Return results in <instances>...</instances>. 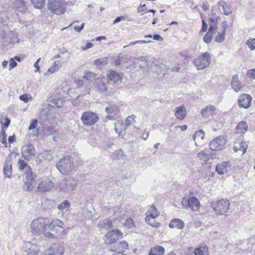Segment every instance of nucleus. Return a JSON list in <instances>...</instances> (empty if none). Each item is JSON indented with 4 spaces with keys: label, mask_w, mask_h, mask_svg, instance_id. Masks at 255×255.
Masks as SVG:
<instances>
[{
    "label": "nucleus",
    "mask_w": 255,
    "mask_h": 255,
    "mask_svg": "<svg viewBox=\"0 0 255 255\" xmlns=\"http://www.w3.org/2000/svg\"><path fill=\"white\" fill-rule=\"evenodd\" d=\"M3 172L5 177L8 178L11 177L12 174V163L10 160L6 161L5 162L3 166Z\"/></svg>",
    "instance_id": "nucleus-30"
},
{
    "label": "nucleus",
    "mask_w": 255,
    "mask_h": 255,
    "mask_svg": "<svg viewBox=\"0 0 255 255\" xmlns=\"http://www.w3.org/2000/svg\"><path fill=\"white\" fill-rule=\"evenodd\" d=\"M81 120L87 126H92L99 120V116L94 112L87 111L82 114Z\"/></svg>",
    "instance_id": "nucleus-8"
},
{
    "label": "nucleus",
    "mask_w": 255,
    "mask_h": 255,
    "mask_svg": "<svg viewBox=\"0 0 255 255\" xmlns=\"http://www.w3.org/2000/svg\"><path fill=\"white\" fill-rule=\"evenodd\" d=\"M7 38L9 39V42L10 43H17L19 41L18 35L12 31H10L8 33Z\"/></svg>",
    "instance_id": "nucleus-38"
},
{
    "label": "nucleus",
    "mask_w": 255,
    "mask_h": 255,
    "mask_svg": "<svg viewBox=\"0 0 255 255\" xmlns=\"http://www.w3.org/2000/svg\"><path fill=\"white\" fill-rule=\"evenodd\" d=\"M146 215H150V217H158L159 212L154 205H152L146 212Z\"/></svg>",
    "instance_id": "nucleus-41"
},
{
    "label": "nucleus",
    "mask_w": 255,
    "mask_h": 255,
    "mask_svg": "<svg viewBox=\"0 0 255 255\" xmlns=\"http://www.w3.org/2000/svg\"><path fill=\"white\" fill-rule=\"evenodd\" d=\"M238 75H234L232 77L231 87L236 92H239L242 87V83L238 80Z\"/></svg>",
    "instance_id": "nucleus-25"
},
{
    "label": "nucleus",
    "mask_w": 255,
    "mask_h": 255,
    "mask_svg": "<svg viewBox=\"0 0 255 255\" xmlns=\"http://www.w3.org/2000/svg\"><path fill=\"white\" fill-rule=\"evenodd\" d=\"M34 182H35L26 181V182L25 183L24 186V189L26 191L31 190L34 187L33 183Z\"/></svg>",
    "instance_id": "nucleus-50"
},
{
    "label": "nucleus",
    "mask_w": 255,
    "mask_h": 255,
    "mask_svg": "<svg viewBox=\"0 0 255 255\" xmlns=\"http://www.w3.org/2000/svg\"><path fill=\"white\" fill-rule=\"evenodd\" d=\"M123 233L119 229H114L109 231L103 238L104 243L108 246L109 250L115 245L119 238H122Z\"/></svg>",
    "instance_id": "nucleus-2"
},
{
    "label": "nucleus",
    "mask_w": 255,
    "mask_h": 255,
    "mask_svg": "<svg viewBox=\"0 0 255 255\" xmlns=\"http://www.w3.org/2000/svg\"><path fill=\"white\" fill-rule=\"evenodd\" d=\"M247 76L251 79L255 80V69L248 70Z\"/></svg>",
    "instance_id": "nucleus-54"
},
{
    "label": "nucleus",
    "mask_w": 255,
    "mask_h": 255,
    "mask_svg": "<svg viewBox=\"0 0 255 255\" xmlns=\"http://www.w3.org/2000/svg\"><path fill=\"white\" fill-rule=\"evenodd\" d=\"M197 157L203 162H207L215 158V154L209 150H202L197 154Z\"/></svg>",
    "instance_id": "nucleus-17"
},
{
    "label": "nucleus",
    "mask_w": 255,
    "mask_h": 255,
    "mask_svg": "<svg viewBox=\"0 0 255 255\" xmlns=\"http://www.w3.org/2000/svg\"><path fill=\"white\" fill-rule=\"evenodd\" d=\"M46 0H31L32 3L36 8L41 9L44 7Z\"/></svg>",
    "instance_id": "nucleus-42"
},
{
    "label": "nucleus",
    "mask_w": 255,
    "mask_h": 255,
    "mask_svg": "<svg viewBox=\"0 0 255 255\" xmlns=\"http://www.w3.org/2000/svg\"><path fill=\"white\" fill-rule=\"evenodd\" d=\"M4 120L5 123L3 124L1 127V128H3L4 129V128H7L10 123V120L8 118H5Z\"/></svg>",
    "instance_id": "nucleus-60"
},
{
    "label": "nucleus",
    "mask_w": 255,
    "mask_h": 255,
    "mask_svg": "<svg viewBox=\"0 0 255 255\" xmlns=\"http://www.w3.org/2000/svg\"><path fill=\"white\" fill-rule=\"evenodd\" d=\"M25 247L27 249V255H38L40 252L38 247L30 242L26 243Z\"/></svg>",
    "instance_id": "nucleus-21"
},
{
    "label": "nucleus",
    "mask_w": 255,
    "mask_h": 255,
    "mask_svg": "<svg viewBox=\"0 0 255 255\" xmlns=\"http://www.w3.org/2000/svg\"><path fill=\"white\" fill-rule=\"evenodd\" d=\"M226 143L225 138L222 136H219L210 141L209 146L212 151H217L225 148Z\"/></svg>",
    "instance_id": "nucleus-10"
},
{
    "label": "nucleus",
    "mask_w": 255,
    "mask_h": 255,
    "mask_svg": "<svg viewBox=\"0 0 255 255\" xmlns=\"http://www.w3.org/2000/svg\"><path fill=\"white\" fill-rule=\"evenodd\" d=\"M152 38L154 40L157 41H162L163 40V38L161 37V36L159 34H154L152 36Z\"/></svg>",
    "instance_id": "nucleus-64"
},
{
    "label": "nucleus",
    "mask_w": 255,
    "mask_h": 255,
    "mask_svg": "<svg viewBox=\"0 0 255 255\" xmlns=\"http://www.w3.org/2000/svg\"><path fill=\"white\" fill-rule=\"evenodd\" d=\"M64 248L62 245H54L52 247L46 249L40 255H63Z\"/></svg>",
    "instance_id": "nucleus-11"
},
{
    "label": "nucleus",
    "mask_w": 255,
    "mask_h": 255,
    "mask_svg": "<svg viewBox=\"0 0 255 255\" xmlns=\"http://www.w3.org/2000/svg\"><path fill=\"white\" fill-rule=\"evenodd\" d=\"M165 250L163 247L159 246H156L151 248L148 255H163Z\"/></svg>",
    "instance_id": "nucleus-33"
},
{
    "label": "nucleus",
    "mask_w": 255,
    "mask_h": 255,
    "mask_svg": "<svg viewBox=\"0 0 255 255\" xmlns=\"http://www.w3.org/2000/svg\"><path fill=\"white\" fill-rule=\"evenodd\" d=\"M212 39V35L211 34H209V33H207L205 35V36L203 37V40L204 42H205L207 44H209L211 42Z\"/></svg>",
    "instance_id": "nucleus-52"
},
{
    "label": "nucleus",
    "mask_w": 255,
    "mask_h": 255,
    "mask_svg": "<svg viewBox=\"0 0 255 255\" xmlns=\"http://www.w3.org/2000/svg\"><path fill=\"white\" fill-rule=\"evenodd\" d=\"M17 165L19 170L22 171L25 168H27L28 166L25 161L22 159H19L17 162Z\"/></svg>",
    "instance_id": "nucleus-46"
},
{
    "label": "nucleus",
    "mask_w": 255,
    "mask_h": 255,
    "mask_svg": "<svg viewBox=\"0 0 255 255\" xmlns=\"http://www.w3.org/2000/svg\"><path fill=\"white\" fill-rule=\"evenodd\" d=\"M62 66V64L60 61H56L54 62L52 66L50 67L48 72L51 74L54 73L55 71H58L59 68Z\"/></svg>",
    "instance_id": "nucleus-39"
},
{
    "label": "nucleus",
    "mask_w": 255,
    "mask_h": 255,
    "mask_svg": "<svg viewBox=\"0 0 255 255\" xmlns=\"http://www.w3.org/2000/svg\"><path fill=\"white\" fill-rule=\"evenodd\" d=\"M85 23H83L80 26L76 25L74 27V29L77 32H80L84 27Z\"/></svg>",
    "instance_id": "nucleus-61"
},
{
    "label": "nucleus",
    "mask_w": 255,
    "mask_h": 255,
    "mask_svg": "<svg viewBox=\"0 0 255 255\" xmlns=\"http://www.w3.org/2000/svg\"><path fill=\"white\" fill-rule=\"evenodd\" d=\"M66 3L64 0H49L48 8L53 13L60 15L66 11Z\"/></svg>",
    "instance_id": "nucleus-4"
},
{
    "label": "nucleus",
    "mask_w": 255,
    "mask_h": 255,
    "mask_svg": "<svg viewBox=\"0 0 255 255\" xmlns=\"http://www.w3.org/2000/svg\"><path fill=\"white\" fill-rule=\"evenodd\" d=\"M77 180L72 178H66L59 183L61 191L65 193H70L75 190L77 186Z\"/></svg>",
    "instance_id": "nucleus-7"
},
{
    "label": "nucleus",
    "mask_w": 255,
    "mask_h": 255,
    "mask_svg": "<svg viewBox=\"0 0 255 255\" xmlns=\"http://www.w3.org/2000/svg\"><path fill=\"white\" fill-rule=\"evenodd\" d=\"M108 78L110 81L115 84H119L122 82V77L120 74L114 71H110L108 74Z\"/></svg>",
    "instance_id": "nucleus-22"
},
{
    "label": "nucleus",
    "mask_w": 255,
    "mask_h": 255,
    "mask_svg": "<svg viewBox=\"0 0 255 255\" xmlns=\"http://www.w3.org/2000/svg\"><path fill=\"white\" fill-rule=\"evenodd\" d=\"M54 186V183L48 178L43 179L38 185L37 189L39 191L43 192L50 190Z\"/></svg>",
    "instance_id": "nucleus-14"
},
{
    "label": "nucleus",
    "mask_w": 255,
    "mask_h": 255,
    "mask_svg": "<svg viewBox=\"0 0 255 255\" xmlns=\"http://www.w3.org/2000/svg\"><path fill=\"white\" fill-rule=\"evenodd\" d=\"M38 124V121L37 119H33L31 121L30 123L29 126L28 127V129L29 130H32L35 128Z\"/></svg>",
    "instance_id": "nucleus-53"
},
{
    "label": "nucleus",
    "mask_w": 255,
    "mask_h": 255,
    "mask_svg": "<svg viewBox=\"0 0 255 255\" xmlns=\"http://www.w3.org/2000/svg\"><path fill=\"white\" fill-rule=\"evenodd\" d=\"M108 81L105 79L97 78L94 82V86L100 93H103L107 92Z\"/></svg>",
    "instance_id": "nucleus-15"
},
{
    "label": "nucleus",
    "mask_w": 255,
    "mask_h": 255,
    "mask_svg": "<svg viewBox=\"0 0 255 255\" xmlns=\"http://www.w3.org/2000/svg\"><path fill=\"white\" fill-rule=\"evenodd\" d=\"M157 217H150V215H146L145 221L146 223L152 227L158 228L160 226V224L155 221V219Z\"/></svg>",
    "instance_id": "nucleus-35"
},
{
    "label": "nucleus",
    "mask_w": 255,
    "mask_h": 255,
    "mask_svg": "<svg viewBox=\"0 0 255 255\" xmlns=\"http://www.w3.org/2000/svg\"><path fill=\"white\" fill-rule=\"evenodd\" d=\"M146 10V4H140L139 6L137 8V12H144Z\"/></svg>",
    "instance_id": "nucleus-59"
},
{
    "label": "nucleus",
    "mask_w": 255,
    "mask_h": 255,
    "mask_svg": "<svg viewBox=\"0 0 255 255\" xmlns=\"http://www.w3.org/2000/svg\"><path fill=\"white\" fill-rule=\"evenodd\" d=\"M188 205L193 211H198L200 204L199 200L195 197H190L187 200Z\"/></svg>",
    "instance_id": "nucleus-20"
},
{
    "label": "nucleus",
    "mask_w": 255,
    "mask_h": 255,
    "mask_svg": "<svg viewBox=\"0 0 255 255\" xmlns=\"http://www.w3.org/2000/svg\"><path fill=\"white\" fill-rule=\"evenodd\" d=\"M17 62L14 60V59L11 58L9 60V70H11L12 69L14 68L17 66Z\"/></svg>",
    "instance_id": "nucleus-57"
},
{
    "label": "nucleus",
    "mask_w": 255,
    "mask_h": 255,
    "mask_svg": "<svg viewBox=\"0 0 255 255\" xmlns=\"http://www.w3.org/2000/svg\"><path fill=\"white\" fill-rule=\"evenodd\" d=\"M138 64L140 68L145 67L147 65V61L143 57L138 58Z\"/></svg>",
    "instance_id": "nucleus-48"
},
{
    "label": "nucleus",
    "mask_w": 255,
    "mask_h": 255,
    "mask_svg": "<svg viewBox=\"0 0 255 255\" xmlns=\"http://www.w3.org/2000/svg\"><path fill=\"white\" fill-rule=\"evenodd\" d=\"M246 44L251 49L253 50L255 49V38L250 39L246 42Z\"/></svg>",
    "instance_id": "nucleus-47"
},
{
    "label": "nucleus",
    "mask_w": 255,
    "mask_h": 255,
    "mask_svg": "<svg viewBox=\"0 0 255 255\" xmlns=\"http://www.w3.org/2000/svg\"><path fill=\"white\" fill-rule=\"evenodd\" d=\"M128 245L127 242L123 241L117 243L113 245V247L111 248L110 251L117 252L118 253H124L126 250L128 249Z\"/></svg>",
    "instance_id": "nucleus-18"
},
{
    "label": "nucleus",
    "mask_w": 255,
    "mask_h": 255,
    "mask_svg": "<svg viewBox=\"0 0 255 255\" xmlns=\"http://www.w3.org/2000/svg\"><path fill=\"white\" fill-rule=\"evenodd\" d=\"M56 167L61 174L68 175L73 170L72 161L69 156L65 157L56 163Z\"/></svg>",
    "instance_id": "nucleus-3"
},
{
    "label": "nucleus",
    "mask_w": 255,
    "mask_h": 255,
    "mask_svg": "<svg viewBox=\"0 0 255 255\" xmlns=\"http://www.w3.org/2000/svg\"><path fill=\"white\" fill-rule=\"evenodd\" d=\"M98 227L100 229L109 230L113 227V223L108 219L101 220L98 223Z\"/></svg>",
    "instance_id": "nucleus-26"
},
{
    "label": "nucleus",
    "mask_w": 255,
    "mask_h": 255,
    "mask_svg": "<svg viewBox=\"0 0 255 255\" xmlns=\"http://www.w3.org/2000/svg\"><path fill=\"white\" fill-rule=\"evenodd\" d=\"M25 174L26 181L35 182V179L36 177V175L33 173L32 169L30 166H28L26 168Z\"/></svg>",
    "instance_id": "nucleus-34"
},
{
    "label": "nucleus",
    "mask_w": 255,
    "mask_h": 255,
    "mask_svg": "<svg viewBox=\"0 0 255 255\" xmlns=\"http://www.w3.org/2000/svg\"><path fill=\"white\" fill-rule=\"evenodd\" d=\"M50 102L52 106L56 107H61L62 105V101L59 99H53Z\"/></svg>",
    "instance_id": "nucleus-51"
},
{
    "label": "nucleus",
    "mask_w": 255,
    "mask_h": 255,
    "mask_svg": "<svg viewBox=\"0 0 255 255\" xmlns=\"http://www.w3.org/2000/svg\"><path fill=\"white\" fill-rule=\"evenodd\" d=\"M64 224L60 220L58 219H54L50 224L48 225V228L51 230L56 232V227L60 228V232H63L64 230Z\"/></svg>",
    "instance_id": "nucleus-19"
},
{
    "label": "nucleus",
    "mask_w": 255,
    "mask_h": 255,
    "mask_svg": "<svg viewBox=\"0 0 255 255\" xmlns=\"http://www.w3.org/2000/svg\"><path fill=\"white\" fill-rule=\"evenodd\" d=\"M35 148L31 143L24 145L22 147V157L27 161H29L35 155Z\"/></svg>",
    "instance_id": "nucleus-9"
},
{
    "label": "nucleus",
    "mask_w": 255,
    "mask_h": 255,
    "mask_svg": "<svg viewBox=\"0 0 255 255\" xmlns=\"http://www.w3.org/2000/svg\"><path fill=\"white\" fill-rule=\"evenodd\" d=\"M230 203L228 200H219L213 203L212 207L217 215H223L227 213Z\"/></svg>",
    "instance_id": "nucleus-6"
},
{
    "label": "nucleus",
    "mask_w": 255,
    "mask_h": 255,
    "mask_svg": "<svg viewBox=\"0 0 255 255\" xmlns=\"http://www.w3.org/2000/svg\"><path fill=\"white\" fill-rule=\"evenodd\" d=\"M216 110V107L213 105H208L202 109L201 111V115L204 118H208L214 115Z\"/></svg>",
    "instance_id": "nucleus-23"
},
{
    "label": "nucleus",
    "mask_w": 255,
    "mask_h": 255,
    "mask_svg": "<svg viewBox=\"0 0 255 255\" xmlns=\"http://www.w3.org/2000/svg\"><path fill=\"white\" fill-rule=\"evenodd\" d=\"M219 8L224 14L228 15L231 13V10L230 6L225 1L218 2Z\"/></svg>",
    "instance_id": "nucleus-28"
},
{
    "label": "nucleus",
    "mask_w": 255,
    "mask_h": 255,
    "mask_svg": "<svg viewBox=\"0 0 255 255\" xmlns=\"http://www.w3.org/2000/svg\"><path fill=\"white\" fill-rule=\"evenodd\" d=\"M225 39V32H223L222 33H219L215 37V41L217 42H221Z\"/></svg>",
    "instance_id": "nucleus-55"
},
{
    "label": "nucleus",
    "mask_w": 255,
    "mask_h": 255,
    "mask_svg": "<svg viewBox=\"0 0 255 255\" xmlns=\"http://www.w3.org/2000/svg\"><path fill=\"white\" fill-rule=\"evenodd\" d=\"M125 225L127 226L128 228H131L133 226L132 220L131 218L127 219L125 222Z\"/></svg>",
    "instance_id": "nucleus-58"
},
{
    "label": "nucleus",
    "mask_w": 255,
    "mask_h": 255,
    "mask_svg": "<svg viewBox=\"0 0 255 255\" xmlns=\"http://www.w3.org/2000/svg\"><path fill=\"white\" fill-rule=\"evenodd\" d=\"M211 55L208 52L201 54L194 61V63L197 70H203L209 65Z\"/></svg>",
    "instance_id": "nucleus-5"
},
{
    "label": "nucleus",
    "mask_w": 255,
    "mask_h": 255,
    "mask_svg": "<svg viewBox=\"0 0 255 255\" xmlns=\"http://www.w3.org/2000/svg\"><path fill=\"white\" fill-rule=\"evenodd\" d=\"M169 226L171 228H177L179 229H182L184 227V223L180 219H174L171 220Z\"/></svg>",
    "instance_id": "nucleus-32"
},
{
    "label": "nucleus",
    "mask_w": 255,
    "mask_h": 255,
    "mask_svg": "<svg viewBox=\"0 0 255 255\" xmlns=\"http://www.w3.org/2000/svg\"><path fill=\"white\" fill-rule=\"evenodd\" d=\"M231 166L230 162H222L216 165L215 170L219 175H224L231 171Z\"/></svg>",
    "instance_id": "nucleus-12"
},
{
    "label": "nucleus",
    "mask_w": 255,
    "mask_h": 255,
    "mask_svg": "<svg viewBox=\"0 0 255 255\" xmlns=\"http://www.w3.org/2000/svg\"><path fill=\"white\" fill-rule=\"evenodd\" d=\"M19 98L21 101L27 103L29 100L32 99V97L29 94H24L20 95Z\"/></svg>",
    "instance_id": "nucleus-49"
},
{
    "label": "nucleus",
    "mask_w": 255,
    "mask_h": 255,
    "mask_svg": "<svg viewBox=\"0 0 255 255\" xmlns=\"http://www.w3.org/2000/svg\"><path fill=\"white\" fill-rule=\"evenodd\" d=\"M195 255H209L208 248L207 246H200L194 250Z\"/></svg>",
    "instance_id": "nucleus-36"
},
{
    "label": "nucleus",
    "mask_w": 255,
    "mask_h": 255,
    "mask_svg": "<svg viewBox=\"0 0 255 255\" xmlns=\"http://www.w3.org/2000/svg\"><path fill=\"white\" fill-rule=\"evenodd\" d=\"M205 136V133L202 129H199L194 134L193 138L195 141V144L196 146H199V145L197 144V142H200L202 140Z\"/></svg>",
    "instance_id": "nucleus-31"
},
{
    "label": "nucleus",
    "mask_w": 255,
    "mask_h": 255,
    "mask_svg": "<svg viewBox=\"0 0 255 255\" xmlns=\"http://www.w3.org/2000/svg\"><path fill=\"white\" fill-rule=\"evenodd\" d=\"M215 29H216L215 26H214L212 24H210V27H209V30L207 32V33H209V34H211V35H213V34L214 33V31L215 30Z\"/></svg>",
    "instance_id": "nucleus-63"
},
{
    "label": "nucleus",
    "mask_w": 255,
    "mask_h": 255,
    "mask_svg": "<svg viewBox=\"0 0 255 255\" xmlns=\"http://www.w3.org/2000/svg\"><path fill=\"white\" fill-rule=\"evenodd\" d=\"M96 76V75L90 71L86 72L85 75V78L87 80H90L91 78H95Z\"/></svg>",
    "instance_id": "nucleus-56"
},
{
    "label": "nucleus",
    "mask_w": 255,
    "mask_h": 255,
    "mask_svg": "<svg viewBox=\"0 0 255 255\" xmlns=\"http://www.w3.org/2000/svg\"><path fill=\"white\" fill-rule=\"evenodd\" d=\"M252 98L249 94H244L242 95L238 100L239 106L240 108L248 109L251 106Z\"/></svg>",
    "instance_id": "nucleus-16"
},
{
    "label": "nucleus",
    "mask_w": 255,
    "mask_h": 255,
    "mask_svg": "<svg viewBox=\"0 0 255 255\" xmlns=\"http://www.w3.org/2000/svg\"><path fill=\"white\" fill-rule=\"evenodd\" d=\"M248 128V126L245 121H241L237 126V130L240 133H245Z\"/></svg>",
    "instance_id": "nucleus-37"
},
{
    "label": "nucleus",
    "mask_w": 255,
    "mask_h": 255,
    "mask_svg": "<svg viewBox=\"0 0 255 255\" xmlns=\"http://www.w3.org/2000/svg\"><path fill=\"white\" fill-rule=\"evenodd\" d=\"M70 208V204L69 202L67 200H65L61 203L58 206V209L62 211H65L69 210Z\"/></svg>",
    "instance_id": "nucleus-43"
},
{
    "label": "nucleus",
    "mask_w": 255,
    "mask_h": 255,
    "mask_svg": "<svg viewBox=\"0 0 255 255\" xmlns=\"http://www.w3.org/2000/svg\"><path fill=\"white\" fill-rule=\"evenodd\" d=\"M107 114L106 117L109 119H114L119 113V108L115 104H110L105 108Z\"/></svg>",
    "instance_id": "nucleus-13"
},
{
    "label": "nucleus",
    "mask_w": 255,
    "mask_h": 255,
    "mask_svg": "<svg viewBox=\"0 0 255 255\" xmlns=\"http://www.w3.org/2000/svg\"><path fill=\"white\" fill-rule=\"evenodd\" d=\"M125 19V17L123 16H118V17H117L114 20L113 23L114 24H115L119 22L120 21H121L122 20H124Z\"/></svg>",
    "instance_id": "nucleus-62"
},
{
    "label": "nucleus",
    "mask_w": 255,
    "mask_h": 255,
    "mask_svg": "<svg viewBox=\"0 0 255 255\" xmlns=\"http://www.w3.org/2000/svg\"><path fill=\"white\" fill-rule=\"evenodd\" d=\"M186 115V110L184 106L178 107L176 108L175 117L180 120H182Z\"/></svg>",
    "instance_id": "nucleus-27"
},
{
    "label": "nucleus",
    "mask_w": 255,
    "mask_h": 255,
    "mask_svg": "<svg viewBox=\"0 0 255 255\" xmlns=\"http://www.w3.org/2000/svg\"><path fill=\"white\" fill-rule=\"evenodd\" d=\"M135 118L136 117L133 115L128 116L126 120V127H129L133 125L135 122Z\"/></svg>",
    "instance_id": "nucleus-45"
},
{
    "label": "nucleus",
    "mask_w": 255,
    "mask_h": 255,
    "mask_svg": "<svg viewBox=\"0 0 255 255\" xmlns=\"http://www.w3.org/2000/svg\"><path fill=\"white\" fill-rule=\"evenodd\" d=\"M47 220L46 218L43 217L33 220L30 224L31 233L35 235H39L45 233L47 230V226H48Z\"/></svg>",
    "instance_id": "nucleus-1"
},
{
    "label": "nucleus",
    "mask_w": 255,
    "mask_h": 255,
    "mask_svg": "<svg viewBox=\"0 0 255 255\" xmlns=\"http://www.w3.org/2000/svg\"><path fill=\"white\" fill-rule=\"evenodd\" d=\"M108 57H101L95 60L94 64L96 66L101 67L108 64Z\"/></svg>",
    "instance_id": "nucleus-40"
},
{
    "label": "nucleus",
    "mask_w": 255,
    "mask_h": 255,
    "mask_svg": "<svg viewBox=\"0 0 255 255\" xmlns=\"http://www.w3.org/2000/svg\"><path fill=\"white\" fill-rule=\"evenodd\" d=\"M248 145L245 141L241 142H236L234 145V150L237 152L239 150L243 151V153H245L246 152Z\"/></svg>",
    "instance_id": "nucleus-29"
},
{
    "label": "nucleus",
    "mask_w": 255,
    "mask_h": 255,
    "mask_svg": "<svg viewBox=\"0 0 255 255\" xmlns=\"http://www.w3.org/2000/svg\"><path fill=\"white\" fill-rule=\"evenodd\" d=\"M0 141L7 147L6 134L3 128H1L0 132Z\"/></svg>",
    "instance_id": "nucleus-44"
},
{
    "label": "nucleus",
    "mask_w": 255,
    "mask_h": 255,
    "mask_svg": "<svg viewBox=\"0 0 255 255\" xmlns=\"http://www.w3.org/2000/svg\"><path fill=\"white\" fill-rule=\"evenodd\" d=\"M13 6L16 10L21 13H24L27 10L25 2L23 0H16L13 3Z\"/></svg>",
    "instance_id": "nucleus-24"
}]
</instances>
